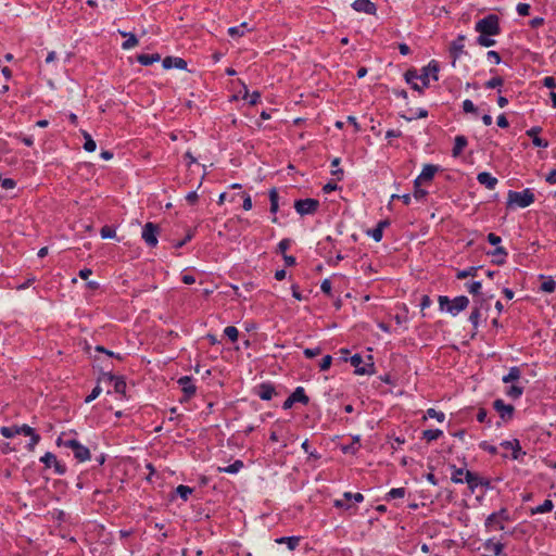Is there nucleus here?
<instances>
[{"label":"nucleus","instance_id":"57","mask_svg":"<svg viewBox=\"0 0 556 556\" xmlns=\"http://www.w3.org/2000/svg\"><path fill=\"white\" fill-rule=\"evenodd\" d=\"M492 515H495L497 517V519L500 518L505 523L509 520L508 510L505 508H502L498 511L493 513Z\"/></svg>","mask_w":556,"mask_h":556},{"label":"nucleus","instance_id":"21","mask_svg":"<svg viewBox=\"0 0 556 556\" xmlns=\"http://www.w3.org/2000/svg\"><path fill=\"white\" fill-rule=\"evenodd\" d=\"M276 394L275 388L269 383H262L258 386L257 395L264 400L269 401Z\"/></svg>","mask_w":556,"mask_h":556},{"label":"nucleus","instance_id":"7","mask_svg":"<svg viewBox=\"0 0 556 556\" xmlns=\"http://www.w3.org/2000/svg\"><path fill=\"white\" fill-rule=\"evenodd\" d=\"M364 500L363 494L361 493H351L345 492L341 498L334 501L333 505L337 508H341L344 510H352L356 503H359Z\"/></svg>","mask_w":556,"mask_h":556},{"label":"nucleus","instance_id":"60","mask_svg":"<svg viewBox=\"0 0 556 556\" xmlns=\"http://www.w3.org/2000/svg\"><path fill=\"white\" fill-rule=\"evenodd\" d=\"M101 388L99 386H96L91 393L86 397V403H90L94 399H97L101 393Z\"/></svg>","mask_w":556,"mask_h":556},{"label":"nucleus","instance_id":"63","mask_svg":"<svg viewBox=\"0 0 556 556\" xmlns=\"http://www.w3.org/2000/svg\"><path fill=\"white\" fill-rule=\"evenodd\" d=\"M543 85L546 87V88H556V80L554 77L552 76H546L544 77L543 79Z\"/></svg>","mask_w":556,"mask_h":556},{"label":"nucleus","instance_id":"36","mask_svg":"<svg viewBox=\"0 0 556 556\" xmlns=\"http://www.w3.org/2000/svg\"><path fill=\"white\" fill-rule=\"evenodd\" d=\"M359 446V439L358 437H355L351 444L342 446V451L345 454H355L358 451Z\"/></svg>","mask_w":556,"mask_h":556},{"label":"nucleus","instance_id":"6","mask_svg":"<svg viewBox=\"0 0 556 556\" xmlns=\"http://www.w3.org/2000/svg\"><path fill=\"white\" fill-rule=\"evenodd\" d=\"M534 193L530 189H525L523 191H509L507 203L508 205L527 207L534 202Z\"/></svg>","mask_w":556,"mask_h":556},{"label":"nucleus","instance_id":"4","mask_svg":"<svg viewBox=\"0 0 556 556\" xmlns=\"http://www.w3.org/2000/svg\"><path fill=\"white\" fill-rule=\"evenodd\" d=\"M475 30L482 35H498L500 20L495 14H489L476 23Z\"/></svg>","mask_w":556,"mask_h":556},{"label":"nucleus","instance_id":"9","mask_svg":"<svg viewBox=\"0 0 556 556\" xmlns=\"http://www.w3.org/2000/svg\"><path fill=\"white\" fill-rule=\"evenodd\" d=\"M160 229L159 226L153 223H147L143 226L141 237L144 240V242L149 247H156L157 244V236H159Z\"/></svg>","mask_w":556,"mask_h":556},{"label":"nucleus","instance_id":"51","mask_svg":"<svg viewBox=\"0 0 556 556\" xmlns=\"http://www.w3.org/2000/svg\"><path fill=\"white\" fill-rule=\"evenodd\" d=\"M480 319V309L478 307L473 308L469 316V321L475 326L478 327Z\"/></svg>","mask_w":556,"mask_h":556},{"label":"nucleus","instance_id":"25","mask_svg":"<svg viewBox=\"0 0 556 556\" xmlns=\"http://www.w3.org/2000/svg\"><path fill=\"white\" fill-rule=\"evenodd\" d=\"M466 146H467L466 137H464V136H456L455 137L454 148L452 150V155L454 157L459 156L460 153L463 152V150L466 148Z\"/></svg>","mask_w":556,"mask_h":556},{"label":"nucleus","instance_id":"32","mask_svg":"<svg viewBox=\"0 0 556 556\" xmlns=\"http://www.w3.org/2000/svg\"><path fill=\"white\" fill-rule=\"evenodd\" d=\"M505 450H511V456L514 459L518 458V453L520 452L519 442L515 440L514 442L505 441L501 444Z\"/></svg>","mask_w":556,"mask_h":556},{"label":"nucleus","instance_id":"5","mask_svg":"<svg viewBox=\"0 0 556 556\" xmlns=\"http://www.w3.org/2000/svg\"><path fill=\"white\" fill-rule=\"evenodd\" d=\"M439 304L441 309L444 308V306H447V312L451 313L453 316L457 315L459 312L464 311L468 304L469 300L465 295L456 296L452 301L444 295L439 296Z\"/></svg>","mask_w":556,"mask_h":556},{"label":"nucleus","instance_id":"47","mask_svg":"<svg viewBox=\"0 0 556 556\" xmlns=\"http://www.w3.org/2000/svg\"><path fill=\"white\" fill-rule=\"evenodd\" d=\"M261 98V94L260 92L257 91H254L253 93H249L248 89L245 88V91H244V96H243V99H248L249 100V103L251 105H254L257 103V101L260 100Z\"/></svg>","mask_w":556,"mask_h":556},{"label":"nucleus","instance_id":"29","mask_svg":"<svg viewBox=\"0 0 556 556\" xmlns=\"http://www.w3.org/2000/svg\"><path fill=\"white\" fill-rule=\"evenodd\" d=\"M405 79L408 84L412 85V88L417 91H421V87L416 83V79H419V75L416 71H407L405 74Z\"/></svg>","mask_w":556,"mask_h":556},{"label":"nucleus","instance_id":"19","mask_svg":"<svg viewBox=\"0 0 556 556\" xmlns=\"http://www.w3.org/2000/svg\"><path fill=\"white\" fill-rule=\"evenodd\" d=\"M163 67L166 70L176 67L179 70H185L187 67V62L181 58H173V56H166L163 60Z\"/></svg>","mask_w":556,"mask_h":556},{"label":"nucleus","instance_id":"13","mask_svg":"<svg viewBox=\"0 0 556 556\" xmlns=\"http://www.w3.org/2000/svg\"><path fill=\"white\" fill-rule=\"evenodd\" d=\"M438 170L439 167L437 165H425L420 175L415 179V185H421L424 182L431 181Z\"/></svg>","mask_w":556,"mask_h":556},{"label":"nucleus","instance_id":"44","mask_svg":"<svg viewBox=\"0 0 556 556\" xmlns=\"http://www.w3.org/2000/svg\"><path fill=\"white\" fill-rule=\"evenodd\" d=\"M426 417H429V418H435L439 422H443L444 419H445V415L444 413L442 412H438L435 410L434 408H429L427 410V415Z\"/></svg>","mask_w":556,"mask_h":556},{"label":"nucleus","instance_id":"8","mask_svg":"<svg viewBox=\"0 0 556 556\" xmlns=\"http://www.w3.org/2000/svg\"><path fill=\"white\" fill-rule=\"evenodd\" d=\"M488 531H504L505 534H509L513 536H517V533L519 532L517 528H514L513 530H507L505 522H503L500 518L495 515H490L484 523Z\"/></svg>","mask_w":556,"mask_h":556},{"label":"nucleus","instance_id":"2","mask_svg":"<svg viewBox=\"0 0 556 556\" xmlns=\"http://www.w3.org/2000/svg\"><path fill=\"white\" fill-rule=\"evenodd\" d=\"M0 433L4 438H13L16 434H23L30 438V442L28 443L29 450H34V447L38 444L40 441V435L36 433L34 428L29 427L28 425H21V426H10V427H1Z\"/></svg>","mask_w":556,"mask_h":556},{"label":"nucleus","instance_id":"23","mask_svg":"<svg viewBox=\"0 0 556 556\" xmlns=\"http://www.w3.org/2000/svg\"><path fill=\"white\" fill-rule=\"evenodd\" d=\"M119 35L127 38L126 41L123 42L122 48L124 50H129L135 48L138 45V39L132 33H127L124 30H118Z\"/></svg>","mask_w":556,"mask_h":556},{"label":"nucleus","instance_id":"28","mask_svg":"<svg viewBox=\"0 0 556 556\" xmlns=\"http://www.w3.org/2000/svg\"><path fill=\"white\" fill-rule=\"evenodd\" d=\"M554 507V504L551 500L546 498L543 504L541 505H538L533 508H531V514L532 515H536V514H545V513H548L553 509Z\"/></svg>","mask_w":556,"mask_h":556},{"label":"nucleus","instance_id":"16","mask_svg":"<svg viewBox=\"0 0 556 556\" xmlns=\"http://www.w3.org/2000/svg\"><path fill=\"white\" fill-rule=\"evenodd\" d=\"M351 365L355 367V372L357 375H367L371 374V368L374 367V364L370 363L367 365V367H361V364L363 363V358L359 354H355L351 357Z\"/></svg>","mask_w":556,"mask_h":556},{"label":"nucleus","instance_id":"52","mask_svg":"<svg viewBox=\"0 0 556 556\" xmlns=\"http://www.w3.org/2000/svg\"><path fill=\"white\" fill-rule=\"evenodd\" d=\"M114 390L116 393L124 394L126 391V382L123 379L117 378L114 383Z\"/></svg>","mask_w":556,"mask_h":556},{"label":"nucleus","instance_id":"18","mask_svg":"<svg viewBox=\"0 0 556 556\" xmlns=\"http://www.w3.org/2000/svg\"><path fill=\"white\" fill-rule=\"evenodd\" d=\"M477 180L479 181V184L485 186L489 190L495 189L497 185V178L493 177L488 172L479 173L477 176Z\"/></svg>","mask_w":556,"mask_h":556},{"label":"nucleus","instance_id":"20","mask_svg":"<svg viewBox=\"0 0 556 556\" xmlns=\"http://www.w3.org/2000/svg\"><path fill=\"white\" fill-rule=\"evenodd\" d=\"M541 130V127H532L526 131V135L532 138V142L535 147L547 148L548 142L538 136Z\"/></svg>","mask_w":556,"mask_h":556},{"label":"nucleus","instance_id":"59","mask_svg":"<svg viewBox=\"0 0 556 556\" xmlns=\"http://www.w3.org/2000/svg\"><path fill=\"white\" fill-rule=\"evenodd\" d=\"M427 195V191L420 188V185L414 184V197L417 200L424 199Z\"/></svg>","mask_w":556,"mask_h":556},{"label":"nucleus","instance_id":"33","mask_svg":"<svg viewBox=\"0 0 556 556\" xmlns=\"http://www.w3.org/2000/svg\"><path fill=\"white\" fill-rule=\"evenodd\" d=\"M193 490L194 489H175V492H172L169 497L174 500L176 496H179L184 502H187Z\"/></svg>","mask_w":556,"mask_h":556},{"label":"nucleus","instance_id":"3","mask_svg":"<svg viewBox=\"0 0 556 556\" xmlns=\"http://www.w3.org/2000/svg\"><path fill=\"white\" fill-rule=\"evenodd\" d=\"M58 446H64L73 451L75 458L78 462H85L90 458V451L85 445L80 444L77 440L74 439H63L59 437L56 440Z\"/></svg>","mask_w":556,"mask_h":556},{"label":"nucleus","instance_id":"46","mask_svg":"<svg viewBox=\"0 0 556 556\" xmlns=\"http://www.w3.org/2000/svg\"><path fill=\"white\" fill-rule=\"evenodd\" d=\"M405 495V489H391L387 494L388 500L402 498Z\"/></svg>","mask_w":556,"mask_h":556},{"label":"nucleus","instance_id":"26","mask_svg":"<svg viewBox=\"0 0 556 556\" xmlns=\"http://www.w3.org/2000/svg\"><path fill=\"white\" fill-rule=\"evenodd\" d=\"M137 60H138V62L141 65L148 66V65H151V64H153L155 62H159L161 60V55L159 53H154V54H139L137 56Z\"/></svg>","mask_w":556,"mask_h":556},{"label":"nucleus","instance_id":"48","mask_svg":"<svg viewBox=\"0 0 556 556\" xmlns=\"http://www.w3.org/2000/svg\"><path fill=\"white\" fill-rule=\"evenodd\" d=\"M302 448L304 450V452L308 455V459H318L320 456L316 453V451H312L311 447H309V444H308V441L305 440L303 443H302Z\"/></svg>","mask_w":556,"mask_h":556},{"label":"nucleus","instance_id":"38","mask_svg":"<svg viewBox=\"0 0 556 556\" xmlns=\"http://www.w3.org/2000/svg\"><path fill=\"white\" fill-rule=\"evenodd\" d=\"M493 35H482L480 34L479 37L477 38V43L480 45L481 47H492L495 45V40L492 39Z\"/></svg>","mask_w":556,"mask_h":556},{"label":"nucleus","instance_id":"62","mask_svg":"<svg viewBox=\"0 0 556 556\" xmlns=\"http://www.w3.org/2000/svg\"><path fill=\"white\" fill-rule=\"evenodd\" d=\"M321 353V350L320 348H314V349H305L304 350V355L307 357V358H313L317 355H319Z\"/></svg>","mask_w":556,"mask_h":556},{"label":"nucleus","instance_id":"42","mask_svg":"<svg viewBox=\"0 0 556 556\" xmlns=\"http://www.w3.org/2000/svg\"><path fill=\"white\" fill-rule=\"evenodd\" d=\"M41 462L46 465V467L50 468L54 464H56L58 459L54 454L47 452L42 457Z\"/></svg>","mask_w":556,"mask_h":556},{"label":"nucleus","instance_id":"39","mask_svg":"<svg viewBox=\"0 0 556 556\" xmlns=\"http://www.w3.org/2000/svg\"><path fill=\"white\" fill-rule=\"evenodd\" d=\"M242 467H243V463L238 459L233 464H231L227 467H224V468L219 467L218 470L227 472V473H237Z\"/></svg>","mask_w":556,"mask_h":556},{"label":"nucleus","instance_id":"10","mask_svg":"<svg viewBox=\"0 0 556 556\" xmlns=\"http://www.w3.org/2000/svg\"><path fill=\"white\" fill-rule=\"evenodd\" d=\"M319 206V202L315 199L298 200L294 208L300 215L314 214Z\"/></svg>","mask_w":556,"mask_h":556},{"label":"nucleus","instance_id":"12","mask_svg":"<svg viewBox=\"0 0 556 556\" xmlns=\"http://www.w3.org/2000/svg\"><path fill=\"white\" fill-rule=\"evenodd\" d=\"M465 35H458V37L450 45V54L453 58L452 65L455 66L456 60L464 53V41Z\"/></svg>","mask_w":556,"mask_h":556},{"label":"nucleus","instance_id":"14","mask_svg":"<svg viewBox=\"0 0 556 556\" xmlns=\"http://www.w3.org/2000/svg\"><path fill=\"white\" fill-rule=\"evenodd\" d=\"M493 407L500 414L502 419L508 420L513 417L514 406L510 404H505L503 400H495Z\"/></svg>","mask_w":556,"mask_h":556},{"label":"nucleus","instance_id":"22","mask_svg":"<svg viewBox=\"0 0 556 556\" xmlns=\"http://www.w3.org/2000/svg\"><path fill=\"white\" fill-rule=\"evenodd\" d=\"M300 540V536H280L275 542L277 544H286L290 551H293L299 546Z\"/></svg>","mask_w":556,"mask_h":556},{"label":"nucleus","instance_id":"31","mask_svg":"<svg viewBox=\"0 0 556 556\" xmlns=\"http://www.w3.org/2000/svg\"><path fill=\"white\" fill-rule=\"evenodd\" d=\"M251 29L248 28V24L247 23H242L241 25L239 26H233V27H230L228 29V34L231 36V37H242L245 31H250Z\"/></svg>","mask_w":556,"mask_h":556},{"label":"nucleus","instance_id":"56","mask_svg":"<svg viewBox=\"0 0 556 556\" xmlns=\"http://www.w3.org/2000/svg\"><path fill=\"white\" fill-rule=\"evenodd\" d=\"M476 270L477 268L475 267H471V268H468V269H465V270H460L457 273V278L458 279H465L469 276H473L476 274Z\"/></svg>","mask_w":556,"mask_h":556},{"label":"nucleus","instance_id":"45","mask_svg":"<svg viewBox=\"0 0 556 556\" xmlns=\"http://www.w3.org/2000/svg\"><path fill=\"white\" fill-rule=\"evenodd\" d=\"M225 336L229 338L232 342H235L238 339V329L233 326H228L224 330Z\"/></svg>","mask_w":556,"mask_h":556},{"label":"nucleus","instance_id":"34","mask_svg":"<svg viewBox=\"0 0 556 556\" xmlns=\"http://www.w3.org/2000/svg\"><path fill=\"white\" fill-rule=\"evenodd\" d=\"M443 434L440 429H428L422 432V438L428 442L438 440Z\"/></svg>","mask_w":556,"mask_h":556},{"label":"nucleus","instance_id":"17","mask_svg":"<svg viewBox=\"0 0 556 556\" xmlns=\"http://www.w3.org/2000/svg\"><path fill=\"white\" fill-rule=\"evenodd\" d=\"M178 384L181 387L186 399L191 397L195 393V386L192 383V379L188 376L178 379Z\"/></svg>","mask_w":556,"mask_h":556},{"label":"nucleus","instance_id":"58","mask_svg":"<svg viewBox=\"0 0 556 556\" xmlns=\"http://www.w3.org/2000/svg\"><path fill=\"white\" fill-rule=\"evenodd\" d=\"M517 12L521 16H527L530 13V5L527 3H519L517 5Z\"/></svg>","mask_w":556,"mask_h":556},{"label":"nucleus","instance_id":"11","mask_svg":"<svg viewBox=\"0 0 556 556\" xmlns=\"http://www.w3.org/2000/svg\"><path fill=\"white\" fill-rule=\"evenodd\" d=\"M439 73V64L437 61L432 60L426 67L422 70V74L419 75V79L422 81L424 87H428L429 77L431 76L434 80H438Z\"/></svg>","mask_w":556,"mask_h":556},{"label":"nucleus","instance_id":"43","mask_svg":"<svg viewBox=\"0 0 556 556\" xmlns=\"http://www.w3.org/2000/svg\"><path fill=\"white\" fill-rule=\"evenodd\" d=\"M555 288H556V282L552 278L546 279L541 285V290L544 292H547V293L554 292Z\"/></svg>","mask_w":556,"mask_h":556},{"label":"nucleus","instance_id":"30","mask_svg":"<svg viewBox=\"0 0 556 556\" xmlns=\"http://www.w3.org/2000/svg\"><path fill=\"white\" fill-rule=\"evenodd\" d=\"M520 376H521L520 368L517 366H514L509 369L508 374L503 377L502 380H503V382L508 383V382L518 380L520 378Z\"/></svg>","mask_w":556,"mask_h":556},{"label":"nucleus","instance_id":"27","mask_svg":"<svg viewBox=\"0 0 556 556\" xmlns=\"http://www.w3.org/2000/svg\"><path fill=\"white\" fill-rule=\"evenodd\" d=\"M294 403H302L306 405L308 403V396H306L304 389L302 387H298L293 393L290 395Z\"/></svg>","mask_w":556,"mask_h":556},{"label":"nucleus","instance_id":"41","mask_svg":"<svg viewBox=\"0 0 556 556\" xmlns=\"http://www.w3.org/2000/svg\"><path fill=\"white\" fill-rule=\"evenodd\" d=\"M269 200H270V212L276 213L278 211V192L276 189H271L269 191Z\"/></svg>","mask_w":556,"mask_h":556},{"label":"nucleus","instance_id":"49","mask_svg":"<svg viewBox=\"0 0 556 556\" xmlns=\"http://www.w3.org/2000/svg\"><path fill=\"white\" fill-rule=\"evenodd\" d=\"M116 236L115 229L110 226H104L101 229V237L103 239H112Z\"/></svg>","mask_w":556,"mask_h":556},{"label":"nucleus","instance_id":"53","mask_svg":"<svg viewBox=\"0 0 556 556\" xmlns=\"http://www.w3.org/2000/svg\"><path fill=\"white\" fill-rule=\"evenodd\" d=\"M382 233L383 231H381V227H376L374 228L372 230H369L368 231V235L376 241V242H379L381 239H382Z\"/></svg>","mask_w":556,"mask_h":556},{"label":"nucleus","instance_id":"24","mask_svg":"<svg viewBox=\"0 0 556 556\" xmlns=\"http://www.w3.org/2000/svg\"><path fill=\"white\" fill-rule=\"evenodd\" d=\"M484 548L486 551L492 552L494 555L498 556L503 552L504 545L500 541L489 539L484 543Z\"/></svg>","mask_w":556,"mask_h":556},{"label":"nucleus","instance_id":"1","mask_svg":"<svg viewBox=\"0 0 556 556\" xmlns=\"http://www.w3.org/2000/svg\"><path fill=\"white\" fill-rule=\"evenodd\" d=\"M451 481L456 484L467 483L468 486H489L490 480L466 468L448 467Z\"/></svg>","mask_w":556,"mask_h":556},{"label":"nucleus","instance_id":"64","mask_svg":"<svg viewBox=\"0 0 556 556\" xmlns=\"http://www.w3.org/2000/svg\"><path fill=\"white\" fill-rule=\"evenodd\" d=\"M320 289L324 293L330 294L331 292V281L329 279H325L321 285Z\"/></svg>","mask_w":556,"mask_h":556},{"label":"nucleus","instance_id":"50","mask_svg":"<svg viewBox=\"0 0 556 556\" xmlns=\"http://www.w3.org/2000/svg\"><path fill=\"white\" fill-rule=\"evenodd\" d=\"M504 83L503 78L500 77V76H496V77H493L491 78L490 80H488L485 83V87L486 88H496V87H500L502 86Z\"/></svg>","mask_w":556,"mask_h":556},{"label":"nucleus","instance_id":"55","mask_svg":"<svg viewBox=\"0 0 556 556\" xmlns=\"http://www.w3.org/2000/svg\"><path fill=\"white\" fill-rule=\"evenodd\" d=\"M331 363H332V357L330 355H326L319 364L320 370H323V371L328 370L331 366Z\"/></svg>","mask_w":556,"mask_h":556},{"label":"nucleus","instance_id":"61","mask_svg":"<svg viewBox=\"0 0 556 556\" xmlns=\"http://www.w3.org/2000/svg\"><path fill=\"white\" fill-rule=\"evenodd\" d=\"M481 290V282L480 281H473L471 282L469 286H468V291L471 293V294H479Z\"/></svg>","mask_w":556,"mask_h":556},{"label":"nucleus","instance_id":"35","mask_svg":"<svg viewBox=\"0 0 556 556\" xmlns=\"http://www.w3.org/2000/svg\"><path fill=\"white\" fill-rule=\"evenodd\" d=\"M492 256H494V263L496 264H503L505 262V257L507 255V252L504 248L497 247L492 253Z\"/></svg>","mask_w":556,"mask_h":556},{"label":"nucleus","instance_id":"15","mask_svg":"<svg viewBox=\"0 0 556 556\" xmlns=\"http://www.w3.org/2000/svg\"><path fill=\"white\" fill-rule=\"evenodd\" d=\"M352 8L357 12H364L369 15L376 14L377 8L370 0H355Z\"/></svg>","mask_w":556,"mask_h":556},{"label":"nucleus","instance_id":"37","mask_svg":"<svg viewBox=\"0 0 556 556\" xmlns=\"http://www.w3.org/2000/svg\"><path fill=\"white\" fill-rule=\"evenodd\" d=\"M83 136L85 138L84 149L87 152H93L97 148L96 141L92 139V137L87 131H83Z\"/></svg>","mask_w":556,"mask_h":556},{"label":"nucleus","instance_id":"54","mask_svg":"<svg viewBox=\"0 0 556 556\" xmlns=\"http://www.w3.org/2000/svg\"><path fill=\"white\" fill-rule=\"evenodd\" d=\"M463 110L466 113H476L477 112V109H476L473 102L469 99H467L463 102Z\"/></svg>","mask_w":556,"mask_h":556},{"label":"nucleus","instance_id":"40","mask_svg":"<svg viewBox=\"0 0 556 556\" xmlns=\"http://www.w3.org/2000/svg\"><path fill=\"white\" fill-rule=\"evenodd\" d=\"M522 392H523L522 387L514 384L507 389L506 394H507V396L516 400L522 395Z\"/></svg>","mask_w":556,"mask_h":556}]
</instances>
